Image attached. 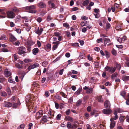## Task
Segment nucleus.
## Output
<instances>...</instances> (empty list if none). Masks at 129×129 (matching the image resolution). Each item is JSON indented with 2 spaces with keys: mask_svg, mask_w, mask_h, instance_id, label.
Segmentation results:
<instances>
[{
  "mask_svg": "<svg viewBox=\"0 0 129 129\" xmlns=\"http://www.w3.org/2000/svg\"><path fill=\"white\" fill-rule=\"evenodd\" d=\"M125 119H126V121L129 123V116H126L125 117Z\"/></svg>",
  "mask_w": 129,
  "mask_h": 129,
  "instance_id": "nucleus-63",
  "label": "nucleus"
},
{
  "mask_svg": "<svg viewBox=\"0 0 129 129\" xmlns=\"http://www.w3.org/2000/svg\"><path fill=\"white\" fill-rule=\"evenodd\" d=\"M65 120L66 121H69L71 122L73 121V118L70 116H66L65 117Z\"/></svg>",
  "mask_w": 129,
  "mask_h": 129,
  "instance_id": "nucleus-13",
  "label": "nucleus"
},
{
  "mask_svg": "<svg viewBox=\"0 0 129 129\" xmlns=\"http://www.w3.org/2000/svg\"><path fill=\"white\" fill-rule=\"evenodd\" d=\"M12 105V104L9 102L5 101L4 103V106L5 107L8 108L11 107Z\"/></svg>",
  "mask_w": 129,
  "mask_h": 129,
  "instance_id": "nucleus-9",
  "label": "nucleus"
},
{
  "mask_svg": "<svg viewBox=\"0 0 129 129\" xmlns=\"http://www.w3.org/2000/svg\"><path fill=\"white\" fill-rule=\"evenodd\" d=\"M111 123L110 124V128L111 129H112L114 127L115 125L116 122L115 121H113L110 120Z\"/></svg>",
  "mask_w": 129,
  "mask_h": 129,
  "instance_id": "nucleus-12",
  "label": "nucleus"
},
{
  "mask_svg": "<svg viewBox=\"0 0 129 129\" xmlns=\"http://www.w3.org/2000/svg\"><path fill=\"white\" fill-rule=\"evenodd\" d=\"M64 69H62L60 70L59 72V74L60 75H62L63 73Z\"/></svg>",
  "mask_w": 129,
  "mask_h": 129,
  "instance_id": "nucleus-61",
  "label": "nucleus"
},
{
  "mask_svg": "<svg viewBox=\"0 0 129 129\" xmlns=\"http://www.w3.org/2000/svg\"><path fill=\"white\" fill-rule=\"evenodd\" d=\"M51 7L52 8L55 9L56 8V7H55V5L54 3H53L51 4L50 5Z\"/></svg>",
  "mask_w": 129,
  "mask_h": 129,
  "instance_id": "nucleus-62",
  "label": "nucleus"
},
{
  "mask_svg": "<svg viewBox=\"0 0 129 129\" xmlns=\"http://www.w3.org/2000/svg\"><path fill=\"white\" fill-rule=\"evenodd\" d=\"M37 43L38 47H41V43L40 41H37Z\"/></svg>",
  "mask_w": 129,
  "mask_h": 129,
  "instance_id": "nucleus-60",
  "label": "nucleus"
},
{
  "mask_svg": "<svg viewBox=\"0 0 129 129\" xmlns=\"http://www.w3.org/2000/svg\"><path fill=\"white\" fill-rule=\"evenodd\" d=\"M18 105V104L17 103H15L13 104L12 107L13 108H15L17 107V106Z\"/></svg>",
  "mask_w": 129,
  "mask_h": 129,
  "instance_id": "nucleus-58",
  "label": "nucleus"
},
{
  "mask_svg": "<svg viewBox=\"0 0 129 129\" xmlns=\"http://www.w3.org/2000/svg\"><path fill=\"white\" fill-rule=\"evenodd\" d=\"M125 94L126 92L125 91H122L121 92L120 95L123 97L125 96Z\"/></svg>",
  "mask_w": 129,
  "mask_h": 129,
  "instance_id": "nucleus-41",
  "label": "nucleus"
},
{
  "mask_svg": "<svg viewBox=\"0 0 129 129\" xmlns=\"http://www.w3.org/2000/svg\"><path fill=\"white\" fill-rule=\"evenodd\" d=\"M104 41V44L106 45L107 43H109L110 42V39L108 38H106L103 39Z\"/></svg>",
  "mask_w": 129,
  "mask_h": 129,
  "instance_id": "nucleus-18",
  "label": "nucleus"
},
{
  "mask_svg": "<svg viewBox=\"0 0 129 129\" xmlns=\"http://www.w3.org/2000/svg\"><path fill=\"white\" fill-rule=\"evenodd\" d=\"M39 66V64L38 63L34 64L33 65H30L26 69V70H27L28 71H27L26 73H28L31 69H34L35 68L37 67H38ZM26 74V73L24 71L20 72L19 73V78L21 80H23V78Z\"/></svg>",
  "mask_w": 129,
  "mask_h": 129,
  "instance_id": "nucleus-1",
  "label": "nucleus"
},
{
  "mask_svg": "<svg viewBox=\"0 0 129 129\" xmlns=\"http://www.w3.org/2000/svg\"><path fill=\"white\" fill-rule=\"evenodd\" d=\"M78 9V8L77 7H75L71 9V11H76Z\"/></svg>",
  "mask_w": 129,
  "mask_h": 129,
  "instance_id": "nucleus-59",
  "label": "nucleus"
},
{
  "mask_svg": "<svg viewBox=\"0 0 129 129\" xmlns=\"http://www.w3.org/2000/svg\"><path fill=\"white\" fill-rule=\"evenodd\" d=\"M105 71H109V72L111 73L114 72L116 70V67H114L113 68L112 67H109L107 66L105 68Z\"/></svg>",
  "mask_w": 129,
  "mask_h": 129,
  "instance_id": "nucleus-5",
  "label": "nucleus"
},
{
  "mask_svg": "<svg viewBox=\"0 0 129 129\" xmlns=\"http://www.w3.org/2000/svg\"><path fill=\"white\" fill-rule=\"evenodd\" d=\"M1 95L2 96H6L7 95V94L6 92L3 91L1 93Z\"/></svg>",
  "mask_w": 129,
  "mask_h": 129,
  "instance_id": "nucleus-38",
  "label": "nucleus"
},
{
  "mask_svg": "<svg viewBox=\"0 0 129 129\" xmlns=\"http://www.w3.org/2000/svg\"><path fill=\"white\" fill-rule=\"evenodd\" d=\"M15 66L16 67L19 69L22 68L23 67V66H22L18 63H16Z\"/></svg>",
  "mask_w": 129,
  "mask_h": 129,
  "instance_id": "nucleus-36",
  "label": "nucleus"
},
{
  "mask_svg": "<svg viewBox=\"0 0 129 129\" xmlns=\"http://www.w3.org/2000/svg\"><path fill=\"white\" fill-rule=\"evenodd\" d=\"M5 78L3 76L0 75V83H2L5 81Z\"/></svg>",
  "mask_w": 129,
  "mask_h": 129,
  "instance_id": "nucleus-31",
  "label": "nucleus"
},
{
  "mask_svg": "<svg viewBox=\"0 0 129 129\" xmlns=\"http://www.w3.org/2000/svg\"><path fill=\"white\" fill-rule=\"evenodd\" d=\"M33 85L34 87L39 88V84L36 82H34L33 83Z\"/></svg>",
  "mask_w": 129,
  "mask_h": 129,
  "instance_id": "nucleus-40",
  "label": "nucleus"
},
{
  "mask_svg": "<svg viewBox=\"0 0 129 129\" xmlns=\"http://www.w3.org/2000/svg\"><path fill=\"white\" fill-rule=\"evenodd\" d=\"M78 41L79 43H80V45H83L84 43V41H83L82 40H81L80 39H79L78 40Z\"/></svg>",
  "mask_w": 129,
  "mask_h": 129,
  "instance_id": "nucleus-49",
  "label": "nucleus"
},
{
  "mask_svg": "<svg viewBox=\"0 0 129 129\" xmlns=\"http://www.w3.org/2000/svg\"><path fill=\"white\" fill-rule=\"evenodd\" d=\"M78 127V125L75 124H74L72 125L71 128V129H76Z\"/></svg>",
  "mask_w": 129,
  "mask_h": 129,
  "instance_id": "nucleus-28",
  "label": "nucleus"
},
{
  "mask_svg": "<svg viewBox=\"0 0 129 129\" xmlns=\"http://www.w3.org/2000/svg\"><path fill=\"white\" fill-rule=\"evenodd\" d=\"M57 45H54L52 47V50L54 51L58 47Z\"/></svg>",
  "mask_w": 129,
  "mask_h": 129,
  "instance_id": "nucleus-51",
  "label": "nucleus"
},
{
  "mask_svg": "<svg viewBox=\"0 0 129 129\" xmlns=\"http://www.w3.org/2000/svg\"><path fill=\"white\" fill-rule=\"evenodd\" d=\"M125 116H121L119 117V120L120 122L122 123L124 121V120L125 119Z\"/></svg>",
  "mask_w": 129,
  "mask_h": 129,
  "instance_id": "nucleus-20",
  "label": "nucleus"
},
{
  "mask_svg": "<svg viewBox=\"0 0 129 129\" xmlns=\"http://www.w3.org/2000/svg\"><path fill=\"white\" fill-rule=\"evenodd\" d=\"M118 75V74L116 72H115L111 76V78L112 79H113L114 78L116 77Z\"/></svg>",
  "mask_w": 129,
  "mask_h": 129,
  "instance_id": "nucleus-29",
  "label": "nucleus"
},
{
  "mask_svg": "<svg viewBox=\"0 0 129 129\" xmlns=\"http://www.w3.org/2000/svg\"><path fill=\"white\" fill-rule=\"evenodd\" d=\"M99 102L103 103L104 101V99L102 98V96H100L97 97L96 99Z\"/></svg>",
  "mask_w": 129,
  "mask_h": 129,
  "instance_id": "nucleus-16",
  "label": "nucleus"
},
{
  "mask_svg": "<svg viewBox=\"0 0 129 129\" xmlns=\"http://www.w3.org/2000/svg\"><path fill=\"white\" fill-rule=\"evenodd\" d=\"M114 67H115L116 69V68H117L119 70L121 68V65L119 64L117 62H116L115 63V66Z\"/></svg>",
  "mask_w": 129,
  "mask_h": 129,
  "instance_id": "nucleus-23",
  "label": "nucleus"
},
{
  "mask_svg": "<svg viewBox=\"0 0 129 129\" xmlns=\"http://www.w3.org/2000/svg\"><path fill=\"white\" fill-rule=\"evenodd\" d=\"M24 124H23L20 125V126L18 127V129H24Z\"/></svg>",
  "mask_w": 129,
  "mask_h": 129,
  "instance_id": "nucleus-37",
  "label": "nucleus"
},
{
  "mask_svg": "<svg viewBox=\"0 0 129 129\" xmlns=\"http://www.w3.org/2000/svg\"><path fill=\"white\" fill-rule=\"evenodd\" d=\"M105 107L107 108H110L111 104L109 101L107 100L105 101L104 104Z\"/></svg>",
  "mask_w": 129,
  "mask_h": 129,
  "instance_id": "nucleus-10",
  "label": "nucleus"
},
{
  "mask_svg": "<svg viewBox=\"0 0 129 129\" xmlns=\"http://www.w3.org/2000/svg\"><path fill=\"white\" fill-rule=\"evenodd\" d=\"M36 20L39 23H40L42 21V19L40 17H38Z\"/></svg>",
  "mask_w": 129,
  "mask_h": 129,
  "instance_id": "nucleus-54",
  "label": "nucleus"
},
{
  "mask_svg": "<svg viewBox=\"0 0 129 129\" xmlns=\"http://www.w3.org/2000/svg\"><path fill=\"white\" fill-rule=\"evenodd\" d=\"M111 53L114 56H116L117 54V52L114 49L112 50L111 51Z\"/></svg>",
  "mask_w": 129,
  "mask_h": 129,
  "instance_id": "nucleus-33",
  "label": "nucleus"
},
{
  "mask_svg": "<svg viewBox=\"0 0 129 129\" xmlns=\"http://www.w3.org/2000/svg\"><path fill=\"white\" fill-rule=\"evenodd\" d=\"M6 38V36L5 35H2L0 37V40L4 39Z\"/></svg>",
  "mask_w": 129,
  "mask_h": 129,
  "instance_id": "nucleus-57",
  "label": "nucleus"
},
{
  "mask_svg": "<svg viewBox=\"0 0 129 129\" xmlns=\"http://www.w3.org/2000/svg\"><path fill=\"white\" fill-rule=\"evenodd\" d=\"M47 49L50 50L51 49V45L50 44H48L46 45Z\"/></svg>",
  "mask_w": 129,
  "mask_h": 129,
  "instance_id": "nucleus-46",
  "label": "nucleus"
},
{
  "mask_svg": "<svg viewBox=\"0 0 129 129\" xmlns=\"http://www.w3.org/2000/svg\"><path fill=\"white\" fill-rule=\"evenodd\" d=\"M39 28L38 27L37 30L36 31V33L38 34V35H39L41 34L43 30L42 28H41L39 30Z\"/></svg>",
  "mask_w": 129,
  "mask_h": 129,
  "instance_id": "nucleus-15",
  "label": "nucleus"
},
{
  "mask_svg": "<svg viewBox=\"0 0 129 129\" xmlns=\"http://www.w3.org/2000/svg\"><path fill=\"white\" fill-rule=\"evenodd\" d=\"M122 79L124 81L129 80V76L126 75H124L122 77Z\"/></svg>",
  "mask_w": 129,
  "mask_h": 129,
  "instance_id": "nucleus-19",
  "label": "nucleus"
},
{
  "mask_svg": "<svg viewBox=\"0 0 129 129\" xmlns=\"http://www.w3.org/2000/svg\"><path fill=\"white\" fill-rule=\"evenodd\" d=\"M118 116H115L112 118H111L110 119V120L113 121H114V120H116L118 119Z\"/></svg>",
  "mask_w": 129,
  "mask_h": 129,
  "instance_id": "nucleus-30",
  "label": "nucleus"
},
{
  "mask_svg": "<svg viewBox=\"0 0 129 129\" xmlns=\"http://www.w3.org/2000/svg\"><path fill=\"white\" fill-rule=\"evenodd\" d=\"M72 125L71 124L70 122H68L67 123L66 126L67 128L68 129H70L72 126Z\"/></svg>",
  "mask_w": 129,
  "mask_h": 129,
  "instance_id": "nucleus-32",
  "label": "nucleus"
},
{
  "mask_svg": "<svg viewBox=\"0 0 129 129\" xmlns=\"http://www.w3.org/2000/svg\"><path fill=\"white\" fill-rule=\"evenodd\" d=\"M11 11L14 13H18L19 12V9L16 7H14L11 8Z\"/></svg>",
  "mask_w": 129,
  "mask_h": 129,
  "instance_id": "nucleus-14",
  "label": "nucleus"
},
{
  "mask_svg": "<svg viewBox=\"0 0 129 129\" xmlns=\"http://www.w3.org/2000/svg\"><path fill=\"white\" fill-rule=\"evenodd\" d=\"M31 45H28L27 47V50L29 53L31 51Z\"/></svg>",
  "mask_w": 129,
  "mask_h": 129,
  "instance_id": "nucleus-44",
  "label": "nucleus"
},
{
  "mask_svg": "<svg viewBox=\"0 0 129 129\" xmlns=\"http://www.w3.org/2000/svg\"><path fill=\"white\" fill-rule=\"evenodd\" d=\"M4 73L5 76L6 77H8L10 76L11 75V72L8 70L7 69H6L4 70Z\"/></svg>",
  "mask_w": 129,
  "mask_h": 129,
  "instance_id": "nucleus-11",
  "label": "nucleus"
},
{
  "mask_svg": "<svg viewBox=\"0 0 129 129\" xmlns=\"http://www.w3.org/2000/svg\"><path fill=\"white\" fill-rule=\"evenodd\" d=\"M81 91V90L80 89H79L77 90L75 92V93L77 95H78L80 94V93Z\"/></svg>",
  "mask_w": 129,
  "mask_h": 129,
  "instance_id": "nucleus-45",
  "label": "nucleus"
},
{
  "mask_svg": "<svg viewBox=\"0 0 129 129\" xmlns=\"http://www.w3.org/2000/svg\"><path fill=\"white\" fill-rule=\"evenodd\" d=\"M89 2V0H86L83 2L82 4L84 6L87 5Z\"/></svg>",
  "mask_w": 129,
  "mask_h": 129,
  "instance_id": "nucleus-26",
  "label": "nucleus"
},
{
  "mask_svg": "<svg viewBox=\"0 0 129 129\" xmlns=\"http://www.w3.org/2000/svg\"><path fill=\"white\" fill-rule=\"evenodd\" d=\"M17 53L20 55H22L27 53V52L25 51L26 50V48L23 46L18 47L17 48Z\"/></svg>",
  "mask_w": 129,
  "mask_h": 129,
  "instance_id": "nucleus-3",
  "label": "nucleus"
},
{
  "mask_svg": "<svg viewBox=\"0 0 129 129\" xmlns=\"http://www.w3.org/2000/svg\"><path fill=\"white\" fill-rule=\"evenodd\" d=\"M60 43V41H57L56 42H53L52 43L53 44H54V45H58Z\"/></svg>",
  "mask_w": 129,
  "mask_h": 129,
  "instance_id": "nucleus-48",
  "label": "nucleus"
},
{
  "mask_svg": "<svg viewBox=\"0 0 129 129\" xmlns=\"http://www.w3.org/2000/svg\"><path fill=\"white\" fill-rule=\"evenodd\" d=\"M127 38L126 36H123L121 38L122 41H125L126 40Z\"/></svg>",
  "mask_w": 129,
  "mask_h": 129,
  "instance_id": "nucleus-64",
  "label": "nucleus"
},
{
  "mask_svg": "<svg viewBox=\"0 0 129 129\" xmlns=\"http://www.w3.org/2000/svg\"><path fill=\"white\" fill-rule=\"evenodd\" d=\"M82 100L80 99L78 100L76 103V106L77 107H78L80 106L82 104Z\"/></svg>",
  "mask_w": 129,
  "mask_h": 129,
  "instance_id": "nucleus-22",
  "label": "nucleus"
},
{
  "mask_svg": "<svg viewBox=\"0 0 129 129\" xmlns=\"http://www.w3.org/2000/svg\"><path fill=\"white\" fill-rule=\"evenodd\" d=\"M37 6L39 8H45L46 7V3L42 1H40L38 3Z\"/></svg>",
  "mask_w": 129,
  "mask_h": 129,
  "instance_id": "nucleus-6",
  "label": "nucleus"
},
{
  "mask_svg": "<svg viewBox=\"0 0 129 129\" xmlns=\"http://www.w3.org/2000/svg\"><path fill=\"white\" fill-rule=\"evenodd\" d=\"M70 113V111L69 109H68L66 111V114L67 115H68L69 113Z\"/></svg>",
  "mask_w": 129,
  "mask_h": 129,
  "instance_id": "nucleus-56",
  "label": "nucleus"
},
{
  "mask_svg": "<svg viewBox=\"0 0 129 129\" xmlns=\"http://www.w3.org/2000/svg\"><path fill=\"white\" fill-rule=\"evenodd\" d=\"M10 41L11 42H13L16 41L17 39L13 35L11 34L10 36Z\"/></svg>",
  "mask_w": 129,
  "mask_h": 129,
  "instance_id": "nucleus-21",
  "label": "nucleus"
},
{
  "mask_svg": "<svg viewBox=\"0 0 129 129\" xmlns=\"http://www.w3.org/2000/svg\"><path fill=\"white\" fill-rule=\"evenodd\" d=\"M105 55L106 58H109L110 56V53L109 52L107 51H105Z\"/></svg>",
  "mask_w": 129,
  "mask_h": 129,
  "instance_id": "nucleus-27",
  "label": "nucleus"
},
{
  "mask_svg": "<svg viewBox=\"0 0 129 129\" xmlns=\"http://www.w3.org/2000/svg\"><path fill=\"white\" fill-rule=\"evenodd\" d=\"M61 116V115L60 114H58L56 118V119L57 120H60V119Z\"/></svg>",
  "mask_w": 129,
  "mask_h": 129,
  "instance_id": "nucleus-42",
  "label": "nucleus"
},
{
  "mask_svg": "<svg viewBox=\"0 0 129 129\" xmlns=\"http://www.w3.org/2000/svg\"><path fill=\"white\" fill-rule=\"evenodd\" d=\"M93 88L90 87L86 90V93L87 94H90L93 91Z\"/></svg>",
  "mask_w": 129,
  "mask_h": 129,
  "instance_id": "nucleus-24",
  "label": "nucleus"
},
{
  "mask_svg": "<svg viewBox=\"0 0 129 129\" xmlns=\"http://www.w3.org/2000/svg\"><path fill=\"white\" fill-rule=\"evenodd\" d=\"M24 61L25 63H27L31 62V60L28 59H25L24 60Z\"/></svg>",
  "mask_w": 129,
  "mask_h": 129,
  "instance_id": "nucleus-47",
  "label": "nucleus"
},
{
  "mask_svg": "<svg viewBox=\"0 0 129 129\" xmlns=\"http://www.w3.org/2000/svg\"><path fill=\"white\" fill-rule=\"evenodd\" d=\"M63 25L64 27H66L67 28H69V25L68 24V23H64L63 24Z\"/></svg>",
  "mask_w": 129,
  "mask_h": 129,
  "instance_id": "nucleus-43",
  "label": "nucleus"
},
{
  "mask_svg": "<svg viewBox=\"0 0 129 129\" xmlns=\"http://www.w3.org/2000/svg\"><path fill=\"white\" fill-rule=\"evenodd\" d=\"M49 92L48 91H46L45 93V96L47 97H48L49 96Z\"/></svg>",
  "mask_w": 129,
  "mask_h": 129,
  "instance_id": "nucleus-55",
  "label": "nucleus"
},
{
  "mask_svg": "<svg viewBox=\"0 0 129 129\" xmlns=\"http://www.w3.org/2000/svg\"><path fill=\"white\" fill-rule=\"evenodd\" d=\"M125 63L127 66L129 67V58L126 59Z\"/></svg>",
  "mask_w": 129,
  "mask_h": 129,
  "instance_id": "nucleus-52",
  "label": "nucleus"
},
{
  "mask_svg": "<svg viewBox=\"0 0 129 129\" xmlns=\"http://www.w3.org/2000/svg\"><path fill=\"white\" fill-rule=\"evenodd\" d=\"M103 113L106 114H110L112 113V111L110 109H103L102 111Z\"/></svg>",
  "mask_w": 129,
  "mask_h": 129,
  "instance_id": "nucleus-8",
  "label": "nucleus"
},
{
  "mask_svg": "<svg viewBox=\"0 0 129 129\" xmlns=\"http://www.w3.org/2000/svg\"><path fill=\"white\" fill-rule=\"evenodd\" d=\"M71 45L74 47H79V44L78 43H72Z\"/></svg>",
  "mask_w": 129,
  "mask_h": 129,
  "instance_id": "nucleus-34",
  "label": "nucleus"
},
{
  "mask_svg": "<svg viewBox=\"0 0 129 129\" xmlns=\"http://www.w3.org/2000/svg\"><path fill=\"white\" fill-rule=\"evenodd\" d=\"M48 63L47 62L44 61L42 63V66L44 67H46L48 64Z\"/></svg>",
  "mask_w": 129,
  "mask_h": 129,
  "instance_id": "nucleus-50",
  "label": "nucleus"
},
{
  "mask_svg": "<svg viewBox=\"0 0 129 129\" xmlns=\"http://www.w3.org/2000/svg\"><path fill=\"white\" fill-rule=\"evenodd\" d=\"M54 35L58 37L60 35V34L57 32H56L54 33Z\"/></svg>",
  "mask_w": 129,
  "mask_h": 129,
  "instance_id": "nucleus-53",
  "label": "nucleus"
},
{
  "mask_svg": "<svg viewBox=\"0 0 129 129\" xmlns=\"http://www.w3.org/2000/svg\"><path fill=\"white\" fill-rule=\"evenodd\" d=\"M47 116H43L42 118V121H43L45 122L47 121V120L46 119Z\"/></svg>",
  "mask_w": 129,
  "mask_h": 129,
  "instance_id": "nucleus-25",
  "label": "nucleus"
},
{
  "mask_svg": "<svg viewBox=\"0 0 129 129\" xmlns=\"http://www.w3.org/2000/svg\"><path fill=\"white\" fill-rule=\"evenodd\" d=\"M110 26L111 25L108 22L106 23V30H107V29H109L110 28Z\"/></svg>",
  "mask_w": 129,
  "mask_h": 129,
  "instance_id": "nucleus-39",
  "label": "nucleus"
},
{
  "mask_svg": "<svg viewBox=\"0 0 129 129\" xmlns=\"http://www.w3.org/2000/svg\"><path fill=\"white\" fill-rule=\"evenodd\" d=\"M43 115V111L42 110H40L37 112L35 116V117L37 119H39Z\"/></svg>",
  "mask_w": 129,
  "mask_h": 129,
  "instance_id": "nucleus-7",
  "label": "nucleus"
},
{
  "mask_svg": "<svg viewBox=\"0 0 129 129\" xmlns=\"http://www.w3.org/2000/svg\"><path fill=\"white\" fill-rule=\"evenodd\" d=\"M7 17L9 18L13 19L15 16V13L11 11H7L6 12Z\"/></svg>",
  "mask_w": 129,
  "mask_h": 129,
  "instance_id": "nucleus-4",
  "label": "nucleus"
},
{
  "mask_svg": "<svg viewBox=\"0 0 129 129\" xmlns=\"http://www.w3.org/2000/svg\"><path fill=\"white\" fill-rule=\"evenodd\" d=\"M36 7L34 5H32L25 7L24 8L25 10H28V12L32 13H35L37 11L35 10L36 9Z\"/></svg>",
  "mask_w": 129,
  "mask_h": 129,
  "instance_id": "nucleus-2",
  "label": "nucleus"
},
{
  "mask_svg": "<svg viewBox=\"0 0 129 129\" xmlns=\"http://www.w3.org/2000/svg\"><path fill=\"white\" fill-rule=\"evenodd\" d=\"M39 49L37 48H36L33 49L32 52L33 54L35 55L38 52Z\"/></svg>",
  "mask_w": 129,
  "mask_h": 129,
  "instance_id": "nucleus-17",
  "label": "nucleus"
},
{
  "mask_svg": "<svg viewBox=\"0 0 129 129\" xmlns=\"http://www.w3.org/2000/svg\"><path fill=\"white\" fill-rule=\"evenodd\" d=\"M30 97V96H27L26 97V99H25V101L26 102H29L30 103L31 102V100H30L29 99Z\"/></svg>",
  "mask_w": 129,
  "mask_h": 129,
  "instance_id": "nucleus-35",
  "label": "nucleus"
}]
</instances>
